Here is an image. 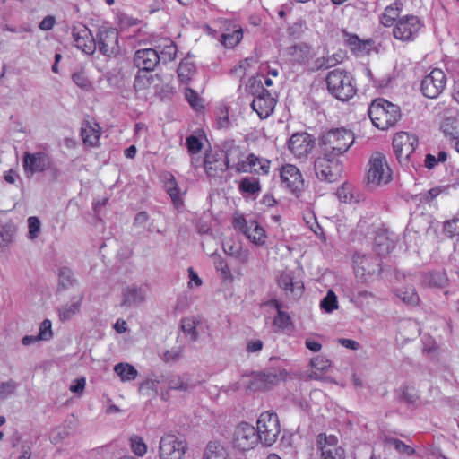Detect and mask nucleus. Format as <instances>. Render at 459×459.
Returning a JSON list of instances; mask_svg holds the SVG:
<instances>
[{"mask_svg": "<svg viewBox=\"0 0 459 459\" xmlns=\"http://www.w3.org/2000/svg\"><path fill=\"white\" fill-rule=\"evenodd\" d=\"M368 116L376 127L385 130L400 120L401 110L397 105L385 99H377L368 108Z\"/></svg>", "mask_w": 459, "mask_h": 459, "instance_id": "1", "label": "nucleus"}, {"mask_svg": "<svg viewBox=\"0 0 459 459\" xmlns=\"http://www.w3.org/2000/svg\"><path fill=\"white\" fill-rule=\"evenodd\" d=\"M354 134L346 128H333L321 136V150L340 158L354 143Z\"/></svg>", "mask_w": 459, "mask_h": 459, "instance_id": "2", "label": "nucleus"}, {"mask_svg": "<svg viewBox=\"0 0 459 459\" xmlns=\"http://www.w3.org/2000/svg\"><path fill=\"white\" fill-rule=\"evenodd\" d=\"M329 93L341 101H347L356 94L351 74L341 68L330 71L325 78Z\"/></svg>", "mask_w": 459, "mask_h": 459, "instance_id": "3", "label": "nucleus"}, {"mask_svg": "<svg viewBox=\"0 0 459 459\" xmlns=\"http://www.w3.org/2000/svg\"><path fill=\"white\" fill-rule=\"evenodd\" d=\"M314 171L320 181L333 183L341 178L342 163L340 158L321 150L314 160Z\"/></svg>", "mask_w": 459, "mask_h": 459, "instance_id": "4", "label": "nucleus"}, {"mask_svg": "<svg viewBox=\"0 0 459 459\" xmlns=\"http://www.w3.org/2000/svg\"><path fill=\"white\" fill-rule=\"evenodd\" d=\"M256 429L260 442L266 446H272L281 433L278 415L270 411L261 413L256 422Z\"/></svg>", "mask_w": 459, "mask_h": 459, "instance_id": "5", "label": "nucleus"}, {"mask_svg": "<svg viewBox=\"0 0 459 459\" xmlns=\"http://www.w3.org/2000/svg\"><path fill=\"white\" fill-rule=\"evenodd\" d=\"M186 442L172 432L160 437L158 447L159 459H185Z\"/></svg>", "mask_w": 459, "mask_h": 459, "instance_id": "6", "label": "nucleus"}, {"mask_svg": "<svg viewBox=\"0 0 459 459\" xmlns=\"http://www.w3.org/2000/svg\"><path fill=\"white\" fill-rule=\"evenodd\" d=\"M238 146H231L226 152L222 151L210 150L205 153L204 160V167L205 173L210 178H215L221 172H224L230 168V158L233 152H239Z\"/></svg>", "mask_w": 459, "mask_h": 459, "instance_id": "7", "label": "nucleus"}, {"mask_svg": "<svg viewBox=\"0 0 459 459\" xmlns=\"http://www.w3.org/2000/svg\"><path fill=\"white\" fill-rule=\"evenodd\" d=\"M418 146V138L414 134L400 132L394 134L393 148L396 158L402 165L408 166Z\"/></svg>", "mask_w": 459, "mask_h": 459, "instance_id": "8", "label": "nucleus"}, {"mask_svg": "<svg viewBox=\"0 0 459 459\" xmlns=\"http://www.w3.org/2000/svg\"><path fill=\"white\" fill-rule=\"evenodd\" d=\"M391 177L392 171L387 164L385 155L379 152H374L368 162V182L374 185L387 184Z\"/></svg>", "mask_w": 459, "mask_h": 459, "instance_id": "9", "label": "nucleus"}, {"mask_svg": "<svg viewBox=\"0 0 459 459\" xmlns=\"http://www.w3.org/2000/svg\"><path fill=\"white\" fill-rule=\"evenodd\" d=\"M422 22L416 15H404L398 19L394 29V37L403 42L413 41L422 28Z\"/></svg>", "mask_w": 459, "mask_h": 459, "instance_id": "10", "label": "nucleus"}, {"mask_svg": "<svg viewBox=\"0 0 459 459\" xmlns=\"http://www.w3.org/2000/svg\"><path fill=\"white\" fill-rule=\"evenodd\" d=\"M97 48L105 56H116L120 52L118 32L116 29L101 26L97 33Z\"/></svg>", "mask_w": 459, "mask_h": 459, "instance_id": "11", "label": "nucleus"}, {"mask_svg": "<svg viewBox=\"0 0 459 459\" xmlns=\"http://www.w3.org/2000/svg\"><path fill=\"white\" fill-rule=\"evenodd\" d=\"M446 75L441 69H433L421 81L420 91L429 99L437 98L445 90Z\"/></svg>", "mask_w": 459, "mask_h": 459, "instance_id": "12", "label": "nucleus"}, {"mask_svg": "<svg viewBox=\"0 0 459 459\" xmlns=\"http://www.w3.org/2000/svg\"><path fill=\"white\" fill-rule=\"evenodd\" d=\"M356 276L368 282L369 278L380 273V261L373 255H360L357 253L353 257Z\"/></svg>", "mask_w": 459, "mask_h": 459, "instance_id": "13", "label": "nucleus"}, {"mask_svg": "<svg viewBox=\"0 0 459 459\" xmlns=\"http://www.w3.org/2000/svg\"><path fill=\"white\" fill-rule=\"evenodd\" d=\"M438 113L440 130L446 136L456 137L458 133V108L453 103L443 104Z\"/></svg>", "mask_w": 459, "mask_h": 459, "instance_id": "14", "label": "nucleus"}, {"mask_svg": "<svg viewBox=\"0 0 459 459\" xmlns=\"http://www.w3.org/2000/svg\"><path fill=\"white\" fill-rule=\"evenodd\" d=\"M51 159L45 152H25L22 159V167L27 177L35 173H41L50 169Z\"/></svg>", "mask_w": 459, "mask_h": 459, "instance_id": "15", "label": "nucleus"}, {"mask_svg": "<svg viewBox=\"0 0 459 459\" xmlns=\"http://www.w3.org/2000/svg\"><path fill=\"white\" fill-rule=\"evenodd\" d=\"M72 36L75 47L86 55H92L97 49V43L91 31L86 25L77 22L72 28Z\"/></svg>", "mask_w": 459, "mask_h": 459, "instance_id": "16", "label": "nucleus"}, {"mask_svg": "<svg viewBox=\"0 0 459 459\" xmlns=\"http://www.w3.org/2000/svg\"><path fill=\"white\" fill-rule=\"evenodd\" d=\"M147 289L145 286L131 284L126 285L121 291L120 307L124 308L137 307L146 300Z\"/></svg>", "mask_w": 459, "mask_h": 459, "instance_id": "17", "label": "nucleus"}, {"mask_svg": "<svg viewBox=\"0 0 459 459\" xmlns=\"http://www.w3.org/2000/svg\"><path fill=\"white\" fill-rule=\"evenodd\" d=\"M270 160L260 158L253 153L249 154L245 160L238 161L231 168L238 173H256L266 175L270 169Z\"/></svg>", "mask_w": 459, "mask_h": 459, "instance_id": "18", "label": "nucleus"}, {"mask_svg": "<svg viewBox=\"0 0 459 459\" xmlns=\"http://www.w3.org/2000/svg\"><path fill=\"white\" fill-rule=\"evenodd\" d=\"M287 373L281 368H268L252 375L250 382L253 389H266L284 379Z\"/></svg>", "mask_w": 459, "mask_h": 459, "instance_id": "19", "label": "nucleus"}, {"mask_svg": "<svg viewBox=\"0 0 459 459\" xmlns=\"http://www.w3.org/2000/svg\"><path fill=\"white\" fill-rule=\"evenodd\" d=\"M258 441L260 440L256 428L248 423H241L237 427L234 433V442L239 449L243 451L249 450Z\"/></svg>", "mask_w": 459, "mask_h": 459, "instance_id": "20", "label": "nucleus"}, {"mask_svg": "<svg viewBox=\"0 0 459 459\" xmlns=\"http://www.w3.org/2000/svg\"><path fill=\"white\" fill-rule=\"evenodd\" d=\"M280 178L281 183L291 193L298 194L301 192L304 186V179L299 169L292 164H285L280 169Z\"/></svg>", "mask_w": 459, "mask_h": 459, "instance_id": "21", "label": "nucleus"}, {"mask_svg": "<svg viewBox=\"0 0 459 459\" xmlns=\"http://www.w3.org/2000/svg\"><path fill=\"white\" fill-rule=\"evenodd\" d=\"M258 88L259 92L254 98L251 108L260 118H267L273 113L276 101L262 84L258 85Z\"/></svg>", "mask_w": 459, "mask_h": 459, "instance_id": "22", "label": "nucleus"}, {"mask_svg": "<svg viewBox=\"0 0 459 459\" xmlns=\"http://www.w3.org/2000/svg\"><path fill=\"white\" fill-rule=\"evenodd\" d=\"M314 139L307 133L294 134L290 138L289 149L297 158L307 156L314 148Z\"/></svg>", "mask_w": 459, "mask_h": 459, "instance_id": "23", "label": "nucleus"}, {"mask_svg": "<svg viewBox=\"0 0 459 459\" xmlns=\"http://www.w3.org/2000/svg\"><path fill=\"white\" fill-rule=\"evenodd\" d=\"M160 63L155 48H142L134 53V64L143 71H153Z\"/></svg>", "mask_w": 459, "mask_h": 459, "instance_id": "24", "label": "nucleus"}, {"mask_svg": "<svg viewBox=\"0 0 459 459\" xmlns=\"http://www.w3.org/2000/svg\"><path fill=\"white\" fill-rule=\"evenodd\" d=\"M84 295L82 292H79L73 295L70 300L60 306L57 308L58 317L61 322H65L72 319L81 310V306L83 301Z\"/></svg>", "mask_w": 459, "mask_h": 459, "instance_id": "25", "label": "nucleus"}, {"mask_svg": "<svg viewBox=\"0 0 459 459\" xmlns=\"http://www.w3.org/2000/svg\"><path fill=\"white\" fill-rule=\"evenodd\" d=\"M278 283L286 295L293 299L300 297L303 292V285L299 281H293V276L290 272L281 273L278 278Z\"/></svg>", "mask_w": 459, "mask_h": 459, "instance_id": "26", "label": "nucleus"}, {"mask_svg": "<svg viewBox=\"0 0 459 459\" xmlns=\"http://www.w3.org/2000/svg\"><path fill=\"white\" fill-rule=\"evenodd\" d=\"M160 62L169 63L175 59L178 48L176 44L169 39H165L155 47Z\"/></svg>", "mask_w": 459, "mask_h": 459, "instance_id": "27", "label": "nucleus"}, {"mask_svg": "<svg viewBox=\"0 0 459 459\" xmlns=\"http://www.w3.org/2000/svg\"><path fill=\"white\" fill-rule=\"evenodd\" d=\"M394 248V242L390 238L386 231L377 232L374 239V249L376 253L384 256Z\"/></svg>", "mask_w": 459, "mask_h": 459, "instance_id": "28", "label": "nucleus"}, {"mask_svg": "<svg viewBox=\"0 0 459 459\" xmlns=\"http://www.w3.org/2000/svg\"><path fill=\"white\" fill-rule=\"evenodd\" d=\"M203 459H229V452L220 441H210L204 448Z\"/></svg>", "mask_w": 459, "mask_h": 459, "instance_id": "29", "label": "nucleus"}, {"mask_svg": "<svg viewBox=\"0 0 459 459\" xmlns=\"http://www.w3.org/2000/svg\"><path fill=\"white\" fill-rule=\"evenodd\" d=\"M244 234L248 239L258 246L265 243V231L255 221H249L247 229L244 230Z\"/></svg>", "mask_w": 459, "mask_h": 459, "instance_id": "30", "label": "nucleus"}, {"mask_svg": "<svg viewBox=\"0 0 459 459\" xmlns=\"http://www.w3.org/2000/svg\"><path fill=\"white\" fill-rule=\"evenodd\" d=\"M195 65L189 59H184L180 62L178 68V77L182 83H187L195 73Z\"/></svg>", "mask_w": 459, "mask_h": 459, "instance_id": "31", "label": "nucleus"}, {"mask_svg": "<svg viewBox=\"0 0 459 459\" xmlns=\"http://www.w3.org/2000/svg\"><path fill=\"white\" fill-rule=\"evenodd\" d=\"M401 7V3H394V4L387 6L381 16V23L385 27L393 25L396 18L399 17Z\"/></svg>", "mask_w": 459, "mask_h": 459, "instance_id": "32", "label": "nucleus"}, {"mask_svg": "<svg viewBox=\"0 0 459 459\" xmlns=\"http://www.w3.org/2000/svg\"><path fill=\"white\" fill-rule=\"evenodd\" d=\"M76 283L73 271L68 267H61L58 271V287L63 290L72 288Z\"/></svg>", "mask_w": 459, "mask_h": 459, "instance_id": "33", "label": "nucleus"}, {"mask_svg": "<svg viewBox=\"0 0 459 459\" xmlns=\"http://www.w3.org/2000/svg\"><path fill=\"white\" fill-rule=\"evenodd\" d=\"M342 56L340 54H333L327 56L316 58L314 62V69L326 70L335 66L342 62Z\"/></svg>", "mask_w": 459, "mask_h": 459, "instance_id": "34", "label": "nucleus"}, {"mask_svg": "<svg viewBox=\"0 0 459 459\" xmlns=\"http://www.w3.org/2000/svg\"><path fill=\"white\" fill-rule=\"evenodd\" d=\"M114 371L123 382L131 381L136 378L138 372L134 367L128 363H118L114 367Z\"/></svg>", "mask_w": 459, "mask_h": 459, "instance_id": "35", "label": "nucleus"}, {"mask_svg": "<svg viewBox=\"0 0 459 459\" xmlns=\"http://www.w3.org/2000/svg\"><path fill=\"white\" fill-rule=\"evenodd\" d=\"M168 385L169 390L183 392L193 390L195 386L193 383H190L188 380H186L184 377L179 375L171 376L169 378Z\"/></svg>", "mask_w": 459, "mask_h": 459, "instance_id": "36", "label": "nucleus"}, {"mask_svg": "<svg viewBox=\"0 0 459 459\" xmlns=\"http://www.w3.org/2000/svg\"><path fill=\"white\" fill-rule=\"evenodd\" d=\"M238 188L241 193L250 195L257 194L261 190L259 180L255 178L249 177H246L240 180Z\"/></svg>", "mask_w": 459, "mask_h": 459, "instance_id": "37", "label": "nucleus"}, {"mask_svg": "<svg viewBox=\"0 0 459 459\" xmlns=\"http://www.w3.org/2000/svg\"><path fill=\"white\" fill-rule=\"evenodd\" d=\"M243 38V31L240 27L235 28L232 32L223 33L221 42L228 48H232L238 45Z\"/></svg>", "mask_w": 459, "mask_h": 459, "instance_id": "38", "label": "nucleus"}, {"mask_svg": "<svg viewBox=\"0 0 459 459\" xmlns=\"http://www.w3.org/2000/svg\"><path fill=\"white\" fill-rule=\"evenodd\" d=\"M447 278L443 272H433L424 275L423 283L429 287H443Z\"/></svg>", "mask_w": 459, "mask_h": 459, "instance_id": "39", "label": "nucleus"}, {"mask_svg": "<svg viewBox=\"0 0 459 459\" xmlns=\"http://www.w3.org/2000/svg\"><path fill=\"white\" fill-rule=\"evenodd\" d=\"M396 295L407 305H416L420 299L413 287L401 288L397 290Z\"/></svg>", "mask_w": 459, "mask_h": 459, "instance_id": "40", "label": "nucleus"}, {"mask_svg": "<svg viewBox=\"0 0 459 459\" xmlns=\"http://www.w3.org/2000/svg\"><path fill=\"white\" fill-rule=\"evenodd\" d=\"M317 442L321 452L325 450L333 452L335 449H343L341 446H337L338 438L334 435L326 436L325 434H320L317 437Z\"/></svg>", "mask_w": 459, "mask_h": 459, "instance_id": "41", "label": "nucleus"}, {"mask_svg": "<svg viewBox=\"0 0 459 459\" xmlns=\"http://www.w3.org/2000/svg\"><path fill=\"white\" fill-rule=\"evenodd\" d=\"M196 325L197 323L193 317H186L181 320V329L192 342L196 341L198 337Z\"/></svg>", "mask_w": 459, "mask_h": 459, "instance_id": "42", "label": "nucleus"}, {"mask_svg": "<svg viewBox=\"0 0 459 459\" xmlns=\"http://www.w3.org/2000/svg\"><path fill=\"white\" fill-rule=\"evenodd\" d=\"M81 134H82L83 142L85 143H88L91 146H94L97 144L99 138H100V134H99V131L94 129L91 126H90L89 124L83 126L82 127Z\"/></svg>", "mask_w": 459, "mask_h": 459, "instance_id": "43", "label": "nucleus"}, {"mask_svg": "<svg viewBox=\"0 0 459 459\" xmlns=\"http://www.w3.org/2000/svg\"><path fill=\"white\" fill-rule=\"evenodd\" d=\"M130 446L131 450L136 456L143 457L147 453V445L140 436H131Z\"/></svg>", "mask_w": 459, "mask_h": 459, "instance_id": "44", "label": "nucleus"}, {"mask_svg": "<svg viewBox=\"0 0 459 459\" xmlns=\"http://www.w3.org/2000/svg\"><path fill=\"white\" fill-rule=\"evenodd\" d=\"M320 307L327 313L338 308L337 296L333 290H329L327 291L326 296L320 302Z\"/></svg>", "mask_w": 459, "mask_h": 459, "instance_id": "45", "label": "nucleus"}, {"mask_svg": "<svg viewBox=\"0 0 459 459\" xmlns=\"http://www.w3.org/2000/svg\"><path fill=\"white\" fill-rule=\"evenodd\" d=\"M15 231L16 230L13 225H3L0 229V246L7 247L13 241Z\"/></svg>", "mask_w": 459, "mask_h": 459, "instance_id": "46", "label": "nucleus"}, {"mask_svg": "<svg viewBox=\"0 0 459 459\" xmlns=\"http://www.w3.org/2000/svg\"><path fill=\"white\" fill-rule=\"evenodd\" d=\"M450 186H436L426 193L421 194L422 197L420 198V201H425L426 203L432 202L436 197H437L440 195H448Z\"/></svg>", "mask_w": 459, "mask_h": 459, "instance_id": "47", "label": "nucleus"}, {"mask_svg": "<svg viewBox=\"0 0 459 459\" xmlns=\"http://www.w3.org/2000/svg\"><path fill=\"white\" fill-rule=\"evenodd\" d=\"M72 80L79 88L84 91H91L92 89L91 82L82 70L74 73L72 74Z\"/></svg>", "mask_w": 459, "mask_h": 459, "instance_id": "48", "label": "nucleus"}, {"mask_svg": "<svg viewBox=\"0 0 459 459\" xmlns=\"http://www.w3.org/2000/svg\"><path fill=\"white\" fill-rule=\"evenodd\" d=\"M166 190L169 195L171 197L172 202L175 205H178V204H181L180 200V190L178 186V184L174 178V177H171L166 183Z\"/></svg>", "mask_w": 459, "mask_h": 459, "instance_id": "49", "label": "nucleus"}, {"mask_svg": "<svg viewBox=\"0 0 459 459\" xmlns=\"http://www.w3.org/2000/svg\"><path fill=\"white\" fill-rule=\"evenodd\" d=\"M18 383L14 380H8L0 384V399L5 400L13 396L18 387Z\"/></svg>", "mask_w": 459, "mask_h": 459, "instance_id": "50", "label": "nucleus"}, {"mask_svg": "<svg viewBox=\"0 0 459 459\" xmlns=\"http://www.w3.org/2000/svg\"><path fill=\"white\" fill-rule=\"evenodd\" d=\"M159 383H160V380L158 378L147 379L140 385L139 392L147 396H150L152 394H158L157 385Z\"/></svg>", "mask_w": 459, "mask_h": 459, "instance_id": "51", "label": "nucleus"}, {"mask_svg": "<svg viewBox=\"0 0 459 459\" xmlns=\"http://www.w3.org/2000/svg\"><path fill=\"white\" fill-rule=\"evenodd\" d=\"M291 55L296 56L298 62H304L308 58L310 48L307 44H298L291 48Z\"/></svg>", "mask_w": 459, "mask_h": 459, "instance_id": "52", "label": "nucleus"}, {"mask_svg": "<svg viewBox=\"0 0 459 459\" xmlns=\"http://www.w3.org/2000/svg\"><path fill=\"white\" fill-rule=\"evenodd\" d=\"M349 297L351 302L360 305L364 300L372 297V294L368 290H361L357 288H352L350 290Z\"/></svg>", "mask_w": 459, "mask_h": 459, "instance_id": "53", "label": "nucleus"}, {"mask_svg": "<svg viewBox=\"0 0 459 459\" xmlns=\"http://www.w3.org/2000/svg\"><path fill=\"white\" fill-rule=\"evenodd\" d=\"M310 365L316 370L325 372L331 367V361L325 356H316L311 359Z\"/></svg>", "mask_w": 459, "mask_h": 459, "instance_id": "54", "label": "nucleus"}, {"mask_svg": "<svg viewBox=\"0 0 459 459\" xmlns=\"http://www.w3.org/2000/svg\"><path fill=\"white\" fill-rule=\"evenodd\" d=\"M346 43L352 51L363 52L366 49V43L361 41L357 35L347 34Z\"/></svg>", "mask_w": 459, "mask_h": 459, "instance_id": "55", "label": "nucleus"}, {"mask_svg": "<svg viewBox=\"0 0 459 459\" xmlns=\"http://www.w3.org/2000/svg\"><path fill=\"white\" fill-rule=\"evenodd\" d=\"M444 232L449 238L459 234V217L447 221L444 223Z\"/></svg>", "mask_w": 459, "mask_h": 459, "instance_id": "56", "label": "nucleus"}, {"mask_svg": "<svg viewBox=\"0 0 459 459\" xmlns=\"http://www.w3.org/2000/svg\"><path fill=\"white\" fill-rule=\"evenodd\" d=\"M291 325L290 316L283 312L279 311L273 318V325L280 329H286Z\"/></svg>", "mask_w": 459, "mask_h": 459, "instance_id": "57", "label": "nucleus"}, {"mask_svg": "<svg viewBox=\"0 0 459 459\" xmlns=\"http://www.w3.org/2000/svg\"><path fill=\"white\" fill-rule=\"evenodd\" d=\"M387 443L394 446L398 452L412 455L414 453V449L408 445H405L403 441L396 438H388Z\"/></svg>", "mask_w": 459, "mask_h": 459, "instance_id": "58", "label": "nucleus"}, {"mask_svg": "<svg viewBox=\"0 0 459 459\" xmlns=\"http://www.w3.org/2000/svg\"><path fill=\"white\" fill-rule=\"evenodd\" d=\"M52 324L48 319H45L39 326V338L42 341H48L52 337Z\"/></svg>", "mask_w": 459, "mask_h": 459, "instance_id": "59", "label": "nucleus"}, {"mask_svg": "<svg viewBox=\"0 0 459 459\" xmlns=\"http://www.w3.org/2000/svg\"><path fill=\"white\" fill-rule=\"evenodd\" d=\"M186 144L188 152L191 154L198 153L201 151L202 146H203L199 138L195 135L188 136L186 140Z\"/></svg>", "mask_w": 459, "mask_h": 459, "instance_id": "60", "label": "nucleus"}, {"mask_svg": "<svg viewBox=\"0 0 459 459\" xmlns=\"http://www.w3.org/2000/svg\"><path fill=\"white\" fill-rule=\"evenodd\" d=\"M29 238L34 239L38 237L40 230V221L37 217H30L28 219Z\"/></svg>", "mask_w": 459, "mask_h": 459, "instance_id": "61", "label": "nucleus"}, {"mask_svg": "<svg viewBox=\"0 0 459 459\" xmlns=\"http://www.w3.org/2000/svg\"><path fill=\"white\" fill-rule=\"evenodd\" d=\"M214 266L217 271L221 272V273L224 279L231 278V272L224 259H222V258L216 259L214 261Z\"/></svg>", "mask_w": 459, "mask_h": 459, "instance_id": "62", "label": "nucleus"}, {"mask_svg": "<svg viewBox=\"0 0 459 459\" xmlns=\"http://www.w3.org/2000/svg\"><path fill=\"white\" fill-rule=\"evenodd\" d=\"M185 95L186 99L193 108L197 109L199 107H202V104L200 103L201 100L196 91L190 88H187L186 90Z\"/></svg>", "mask_w": 459, "mask_h": 459, "instance_id": "63", "label": "nucleus"}, {"mask_svg": "<svg viewBox=\"0 0 459 459\" xmlns=\"http://www.w3.org/2000/svg\"><path fill=\"white\" fill-rule=\"evenodd\" d=\"M345 451L344 449H335L333 452L325 450L321 452L319 459H344Z\"/></svg>", "mask_w": 459, "mask_h": 459, "instance_id": "64", "label": "nucleus"}]
</instances>
